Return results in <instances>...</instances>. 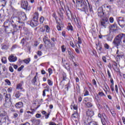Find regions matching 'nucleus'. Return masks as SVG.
I'll return each mask as SVG.
<instances>
[{"label":"nucleus","mask_w":125,"mask_h":125,"mask_svg":"<svg viewBox=\"0 0 125 125\" xmlns=\"http://www.w3.org/2000/svg\"><path fill=\"white\" fill-rule=\"evenodd\" d=\"M116 54L117 59H121V58H123L124 57V53L123 52H120L119 50H117Z\"/></svg>","instance_id":"14"},{"label":"nucleus","mask_w":125,"mask_h":125,"mask_svg":"<svg viewBox=\"0 0 125 125\" xmlns=\"http://www.w3.org/2000/svg\"><path fill=\"white\" fill-rule=\"evenodd\" d=\"M102 60L104 61V62L105 63H106V62H107V61L106 60V57L103 56Z\"/></svg>","instance_id":"62"},{"label":"nucleus","mask_w":125,"mask_h":125,"mask_svg":"<svg viewBox=\"0 0 125 125\" xmlns=\"http://www.w3.org/2000/svg\"><path fill=\"white\" fill-rule=\"evenodd\" d=\"M30 61L31 59H30V58L26 59L23 60V62L25 63V64H29Z\"/></svg>","instance_id":"32"},{"label":"nucleus","mask_w":125,"mask_h":125,"mask_svg":"<svg viewBox=\"0 0 125 125\" xmlns=\"http://www.w3.org/2000/svg\"><path fill=\"white\" fill-rule=\"evenodd\" d=\"M48 73H49V76H50V75H51V74H52V69L50 68L48 69Z\"/></svg>","instance_id":"52"},{"label":"nucleus","mask_w":125,"mask_h":125,"mask_svg":"<svg viewBox=\"0 0 125 125\" xmlns=\"http://www.w3.org/2000/svg\"><path fill=\"white\" fill-rule=\"evenodd\" d=\"M4 27H5V32L9 33L11 30H9V29H13L14 30H16L17 29V25L15 24L12 23V22L9 20H7L4 22Z\"/></svg>","instance_id":"2"},{"label":"nucleus","mask_w":125,"mask_h":125,"mask_svg":"<svg viewBox=\"0 0 125 125\" xmlns=\"http://www.w3.org/2000/svg\"><path fill=\"white\" fill-rule=\"evenodd\" d=\"M99 95H100L101 97L104 96L105 97L106 95H105V94H104V93H103V92H100L98 93Z\"/></svg>","instance_id":"41"},{"label":"nucleus","mask_w":125,"mask_h":125,"mask_svg":"<svg viewBox=\"0 0 125 125\" xmlns=\"http://www.w3.org/2000/svg\"><path fill=\"white\" fill-rule=\"evenodd\" d=\"M2 63H3L4 64H6L7 63V61L6 60V58L3 57L1 59Z\"/></svg>","instance_id":"33"},{"label":"nucleus","mask_w":125,"mask_h":125,"mask_svg":"<svg viewBox=\"0 0 125 125\" xmlns=\"http://www.w3.org/2000/svg\"><path fill=\"white\" fill-rule=\"evenodd\" d=\"M21 125H31V124L28 122H26L24 124H21Z\"/></svg>","instance_id":"64"},{"label":"nucleus","mask_w":125,"mask_h":125,"mask_svg":"<svg viewBox=\"0 0 125 125\" xmlns=\"http://www.w3.org/2000/svg\"><path fill=\"white\" fill-rule=\"evenodd\" d=\"M88 95H89V92H88L87 90H86L84 94V96H88Z\"/></svg>","instance_id":"55"},{"label":"nucleus","mask_w":125,"mask_h":125,"mask_svg":"<svg viewBox=\"0 0 125 125\" xmlns=\"http://www.w3.org/2000/svg\"><path fill=\"white\" fill-rule=\"evenodd\" d=\"M8 120V116H6L5 117H2L0 119V125H2V124H5L6 123V121Z\"/></svg>","instance_id":"16"},{"label":"nucleus","mask_w":125,"mask_h":125,"mask_svg":"<svg viewBox=\"0 0 125 125\" xmlns=\"http://www.w3.org/2000/svg\"><path fill=\"white\" fill-rule=\"evenodd\" d=\"M37 54L38 55H39V56H42V51H38L37 52Z\"/></svg>","instance_id":"61"},{"label":"nucleus","mask_w":125,"mask_h":125,"mask_svg":"<svg viewBox=\"0 0 125 125\" xmlns=\"http://www.w3.org/2000/svg\"><path fill=\"white\" fill-rule=\"evenodd\" d=\"M20 96H21V94H20L19 92H17L15 94V97H16V98H19Z\"/></svg>","instance_id":"40"},{"label":"nucleus","mask_w":125,"mask_h":125,"mask_svg":"<svg viewBox=\"0 0 125 125\" xmlns=\"http://www.w3.org/2000/svg\"><path fill=\"white\" fill-rule=\"evenodd\" d=\"M43 42L44 43L45 47H47V48H48L49 47H50V45H51V42H50V40Z\"/></svg>","instance_id":"18"},{"label":"nucleus","mask_w":125,"mask_h":125,"mask_svg":"<svg viewBox=\"0 0 125 125\" xmlns=\"http://www.w3.org/2000/svg\"><path fill=\"white\" fill-rule=\"evenodd\" d=\"M108 25H109V21L108 19H103L101 21V27L102 28H107Z\"/></svg>","instance_id":"6"},{"label":"nucleus","mask_w":125,"mask_h":125,"mask_svg":"<svg viewBox=\"0 0 125 125\" xmlns=\"http://www.w3.org/2000/svg\"><path fill=\"white\" fill-rule=\"evenodd\" d=\"M8 60L10 62H16L17 61V57L13 55H11L8 57Z\"/></svg>","instance_id":"11"},{"label":"nucleus","mask_w":125,"mask_h":125,"mask_svg":"<svg viewBox=\"0 0 125 125\" xmlns=\"http://www.w3.org/2000/svg\"><path fill=\"white\" fill-rule=\"evenodd\" d=\"M110 113L112 115V116L115 117H116V113H115V111H111L110 110Z\"/></svg>","instance_id":"53"},{"label":"nucleus","mask_w":125,"mask_h":125,"mask_svg":"<svg viewBox=\"0 0 125 125\" xmlns=\"http://www.w3.org/2000/svg\"><path fill=\"white\" fill-rule=\"evenodd\" d=\"M67 54L69 59L73 60L75 58L74 56V52L71 50V49H68L67 50Z\"/></svg>","instance_id":"9"},{"label":"nucleus","mask_w":125,"mask_h":125,"mask_svg":"<svg viewBox=\"0 0 125 125\" xmlns=\"http://www.w3.org/2000/svg\"><path fill=\"white\" fill-rule=\"evenodd\" d=\"M44 21V18L42 16H41L40 19V24H42Z\"/></svg>","instance_id":"35"},{"label":"nucleus","mask_w":125,"mask_h":125,"mask_svg":"<svg viewBox=\"0 0 125 125\" xmlns=\"http://www.w3.org/2000/svg\"><path fill=\"white\" fill-rule=\"evenodd\" d=\"M67 30L68 31H73V26L72 25H68L67 27Z\"/></svg>","instance_id":"43"},{"label":"nucleus","mask_w":125,"mask_h":125,"mask_svg":"<svg viewBox=\"0 0 125 125\" xmlns=\"http://www.w3.org/2000/svg\"><path fill=\"white\" fill-rule=\"evenodd\" d=\"M45 30L46 33H50V27L47 25H45Z\"/></svg>","instance_id":"28"},{"label":"nucleus","mask_w":125,"mask_h":125,"mask_svg":"<svg viewBox=\"0 0 125 125\" xmlns=\"http://www.w3.org/2000/svg\"><path fill=\"white\" fill-rule=\"evenodd\" d=\"M89 125H98L97 124V123L95 122H91L89 123Z\"/></svg>","instance_id":"47"},{"label":"nucleus","mask_w":125,"mask_h":125,"mask_svg":"<svg viewBox=\"0 0 125 125\" xmlns=\"http://www.w3.org/2000/svg\"><path fill=\"white\" fill-rule=\"evenodd\" d=\"M2 92H3V95H5V102L6 101H10V97L11 95L10 94H6V90L5 89H2L1 90Z\"/></svg>","instance_id":"7"},{"label":"nucleus","mask_w":125,"mask_h":125,"mask_svg":"<svg viewBox=\"0 0 125 125\" xmlns=\"http://www.w3.org/2000/svg\"><path fill=\"white\" fill-rule=\"evenodd\" d=\"M31 83L33 85H37V76H35L32 80Z\"/></svg>","instance_id":"24"},{"label":"nucleus","mask_w":125,"mask_h":125,"mask_svg":"<svg viewBox=\"0 0 125 125\" xmlns=\"http://www.w3.org/2000/svg\"><path fill=\"white\" fill-rule=\"evenodd\" d=\"M31 122L33 125H40V120H37L36 119H32Z\"/></svg>","instance_id":"22"},{"label":"nucleus","mask_w":125,"mask_h":125,"mask_svg":"<svg viewBox=\"0 0 125 125\" xmlns=\"http://www.w3.org/2000/svg\"><path fill=\"white\" fill-rule=\"evenodd\" d=\"M5 83L8 84V85H10L11 84V83H10V81L8 79H6L5 80Z\"/></svg>","instance_id":"45"},{"label":"nucleus","mask_w":125,"mask_h":125,"mask_svg":"<svg viewBox=\"0 0 125 125\" xmlns=\"http://www.w3.org/2000/svg\"><path fill=\"white\" fill-rule=\"evenodd\" d=\"M1 49L3 50H7L8 49V46L7 45H6L5 43H2L1 44Z\"/></svg>","instance_id":"23"},{"label":"nucleus","mask_w":125,"mask_h":125,"mask_svg":"<svg viewBox=\"0 0 125 125\" xmlns=\"http://www.w3.org/2000/svg\"><path fill=\"white\" fill-rule=\"evenodd\" d=\"M107 75L108 76L109 79H111L112 78V76H111V72H110V70L107 69Z\"/></svg>","instance_id":"48"},{"label":"nucleus","mask_w":125,"mask_h":125,"mask_svg":"<svg viewBox=\"0 0 125 125\" xmlns=\"http://www.w3.org/2000/svg\"><path fill=\"white\" fill-rule=\"evenodd\" d=\"M99 48H98V50L99 51H100V53H101V52H102V44H99V46L98 47Z\"/></svg>","instance_id":"36"},{"label":"nucleus","mask_w":125,"mask_h":125,"mask_svg":"<svg viewBox=\"0 0 125 125\" xmlns=\"http://www.w3.org/2000/svg\"><path fill=\"white\" fill-rule=\"evenodd\" d=\"M104 47L106 49H109V47H110V46H109V45L107 43H105L104 44Z\"/></svg>","instance_id":"42"},{"label":"nucleus","mask_w":125,"mask_h":125,"mask_svg":"<svg viewBox=\"0 0 125 125\" xmlns=\"http://www.w3.org/2000/svg\"><path fill=\"white\" fill-rule=\"evenodd\" d=\"M109 22L110 23H113L114 22V18L113 17H110L109 18Z\"/></svg>","instance_id":"57"},{"label":"nucleus","mask_w":125,"mask_h":125,"mask_svg":"<svg viewBox=\"0 0 125 125\" xmlns=\"http://www.w3.org/2000/svg\"><path fill=\"white\" fill-rule=\"evenodd\" d=\"M46 41H50L48 40V37H47V36H45L43 38V42H45Z\"/></svg>","instance_id":"46"},{"label":"nucleus","mask_w":125,"mask_h":125,"mask_svg":"<svg viewBox=\"0 0 125 125\" xmlns=\"http://www.w3.org/2000/svg\"><path fill=\"white\" fill-rule=\"evenodd\" d=\"M118 30V26L116 23L110 25L109 26V33H112V32H116Z\"/></svg>","instance_id":"8"},{"label":"nucleus","mask_w":125,"mask_h":125,"mask_svg":"<svg viewBox=\"0 0 125 125\" xmlns=\"http://www.w3.org/2000/svg\"><path fill=\"white\" fill-rule=\"evenodd\" d=\"M49 116H50V112H49L47 114L45 115V119L47 120L49 118Z\"/></svg>","instance_id":"49"},{"label":"nucleus","mask_w":125,"mask_h":125,"mask_svg":"<svg viewBox=\"0 0 125 125\" xmlns=\"http://www.w3.org/2000/svg\"><path fill=\"white\" fill-rule=\"evenodd\" d=\"M16 20L20 24H23L24 21L27 20V16L24 12H19L16 14Z\"/></svg>","instance_id":"3"},{"label":"nucleus","mask_w":125,"mask_h":125,"mask_svg":"<svg viewBox=\"0 0 125 125\" xmlns=\"http://www.w3.org/2000/svg\"><path fill=\"white\" fill-rule=\"evenodd\" d=\"M85 104L86 105L87 107H88V108H91V107H92L93 106L92 104H91L90 102H88Z\"/></svg>","instance_id":"34"},{"label":"nucleus","mask_w":125,"mask_h":125,"mask_svg":"<svg viewBox=\"0 0 125 125\" xmlns=\"http://www.w3.org/2000/svg\"><path fill=\"white\" fill-rule=\"evenodd\" d=\"M30 24L31 27H37V26L39 25V21L36 20H32L30 21Z\"/></svg>","instance_id":"12"},{"label":"nucleus","mask_w":125,"mask_h":125,"mask_svg":"<svg viewBox=\"0 0 125 125\" xmlns=\"http://www.w3.org/2000/svg\"><path fill=\"white\" fill-rule=\"evenodd\" d=\"M7 116V113L2 109H0V117H5Z\"/></svg>","instance_id":"21"},{"label":"nucleus","mask_w":125,"mask_h":125,"mask_svg":"<svg viewBox=\"0 0 125 125\" xmlns=\"http://www.w3.org/2000/svg\"><path fill=\"white\" fill-rule=\"evenodd\" d=\"M82 39H81V37H78V44H82Z\"/></svg>","instance_id":"51"},{"label":"nucleus","mask_w":125,"mask_h":125,"mask_svg":"<svg viewBox=\"0 0 125 125\" xmlns=\"http://www.w3.org/2000/svg\"><path fill=\"white\" fill-rule=\"evenodd\" d=\"M71 107H73L74 110H78V106H77V105L74 104L73 105V104H72Z\"/></svg>","instance_id":"50"},{"label":"nucleus","mask_w":125,"mask_h":125,"mask_svg":"<svg viewBox=\"0 0 125 125\" xmlns=\"http://www.w3.org/2000/svg\"><path fill=\"white\" fill-rule=\"evenodd\" d=\"M102 10V8H99L98 9V15L99 17H102L103 15H104V13L103 12V11Z\"/></svg>","instance_id":"20"},{"label":"nucleus","mask_w":125,"mask_h":125,"mask_svg":"<svg viewBox=\"0 0 125 125\" xmlns=\"http://www.w3.org/2000/svg\"><path fill=\"white\" fill-rule=\"evenodd\" d=\"M60 9V12H59V15H60V17L62 19H63V12H64V8L62 6H61V8L59 9Z\"/></svg>","instance_id":"17"},{"label":"nucleus","mask_w":125,"mask_h":125,"mask_svg":"<svg viewBox=\"0 0 125 125\" xmlns=\"http://www.w3.org/2000/svg\"><path fill=\"white\" fill-rule=\"evenodd\" d=\"M122 119L123 124L124 125H125V117H122Z\"/></svg>","instance_id":"63"},{"label":"nucleus","mask_w":125,"mask_h":125,"mask_svg":"<svg viewBox=\"0 0 125 125\" xmlns=\"http://www.w3.org/2000/svg\"><path fill=\"white\" fill-rule=\"evenodd\" d=\"M17 89H20L21 90L23 89V87H22V83H20L17 85Z\"/></svg>","instance_id":"29"},{"label":"nucleus","mask_w":125,"mask_h":125,"mask_svg":"<svg viewBox=\"0 0 125 125\" xmlns=\"http://www.w3.org/2000/svg\"><path fill=\"white\" fill-rule=\"evenodd\" d=\"M66 15L69 19V18H70V17L71 15V11L70 10V9H69V8H68V10L66 11Z\"/></svg>","instance_id":"30"},{"label":"nucleus","mask_w":125,"mask_h":125,"mask_svg":"<svg viewBox=\"0 0 125 125\" xmlns=\"http://www.w3.org/2000/svg\"><path fill=\"white\" fill-rule=\"evenodd\" d=\"M103 119H101V122L103 125H106V123H107V121L106 120V118L104 117H106V114L105 113H103L102 115Z\"/></svg>","instance_id":"15"},{"label":"nucleus","mask_w":125,"mask_h":125,"mask_svg":"<svg viewBox=\"0 0 125 125\" xmlns=\"http://www.w3.org/2000/svg\"><path fill=\"white\" fill-rule=\"evenodd\" d=\"M117 21L120 27L121 28H124V27H125V19L124 18L119 17L117 18Z\"/></svg>","instance_id":"5"},{"label":"nucleus","mask_w":125,"mask_h":125,"mask_svg":"<svg viewBox=\"0 0 125 125\" xmlns=\"http://www.w3.org/2000/svg\"><path fill=\"white\" fill-rule=\"evenodd\" d=\"M21 8L26 10V11H30L31 10V7L29 6V3L27 0H21Z\"/></svg>","instance_id":"4"},{"label":"nucleus","mask_w":125,"mask_h":125,"mask_svg":"<svg viewBox=\"0 0 125 125\" xmlns=\"http://www.w3.org/2000/svg\"><path fill=\"white\" fill-rule=\"evenodd\" d=\"M78 117H79V113H78V112H74L72 115V118H73V119H77V118H78Z\"/></svg>","instance_id":"26"},{"label":"nucleus","mask_w":125,"mask_h":125,"mask_svg":"<svg viewBox=\"0 0 125 125\" xmlns=\"http://www.w3.org/2000/svg\"><path fill=\"white\" fill-rule=\"evenodd\" d=\"M47 82H48V84H49V85H52V81L48 79L47 80Z\"/></svg>","instance_id":"56"},{"label":"nucleus","mask_w":125,"mask_h":125,"mask_svg":"<svg viewBox=\"0 0 125 125\" xmlns=\"http://www.w3.org/2000/svg\"><path fill=\"white\" fill-rule=\"evenodd\" d=\"M82 100H83V98L81 96H79V97H78V102H82Z\"/></svg>","instance_id":"60"},{"label":"nucleus","mask_w":125,"mask_h":125,"mask_svg":"<svg viewBox=\"0 0 125 125\" xmlns=\"http://www.w3.org/2000/svg\"><path fill=\"white\" fill-rule=\"evenodd\" d=\"M86 2H87V3L89 5L90 12L93 13V10H92V6H90V5L89 4V3L88 2V0H86Z\"/></svg>","instance_id":"31"},{"label":"nucleus","mask_w":125,"mask_h":125,"mask_svg":"<svg viewBox=\"0 0 125 125\" xmlns=\"http://www.w3.org/2000/svg\"><path fill=\"white\" fill-rule=\"evenodd\" d=\"M15 106L16 109H20L22 108V107H24V104L22 102H19L15 104Z\"/></svg>","instance_id":"10"},{"label":"nucleus","mask_w":125,"mask_h":125,"mask_svg":"<svg viewBox=\"0 0 125 125\" xmlns=\"http://www.w3.org/2000/svg\"><path fill=\"white\" fill-rule=\"evenodd\" d=\"M24 68V65H21V67H20L18 69V72H21V71H22V70H23V68Z\"/></svg>","instance_id":"44"},{"label":"nucleus","mask_w":125,"mask_h":125,"mask_svg":"<svg viewBox=\"0 0 125 125\" xmlns=\"http://www.w3.org/2000/svg\"><path fill=\"white\" fill-rule=\"evenodd\" d=\"M89 101V98L88 97L85 98L83 101V102L84 104H86V102Z\"/></svg>","instance_id":"37"},{"label":"nucleus","mask_w":125,"mask_h":125,"mask_svg":"<svg viewBox=\"0 0 125 125\" xmlns=\"http://www.w3.org/2000/svg\"><path fill=\"white\" fill-rule=\"evenodd\" d=\"M86 115L88 117H93V116H94V111L91 109H88L86 111Z\"/></svg>","instance_id":"13"},{"label":"nucleus","mask_w":125,"mask_h":125,"mask_svg":"<svg viewBox=\"0 0 125 125\" xmlns=\"http://www.w3.org/2000/svg\"><path fill=\"white\" fill-rule=\"evenodd\" d=\"M39 19V13H35L34 14V17H33V20H36L38 21V19Z\"/></svg>","instance_id":"27"},{"label":"nucleus","mask_w":125,"mask_h":125,"mask_svg":"<svg viewBox=\"0 0 125 125\" xmlns=\"http://www.w3.org/2000/svg\"><path fill=\"white\" fill-rule=\"evenodd\" d=\"M61 49L62 52H65L66 51V48L65 47V45H62Z\"/></svg>","instance_id":"38"},{"label":"nucleus","mask_w":125,"mask_h":125,"mask_svg":"<svg viewBox=\"0 0 125 125\" xmlns=\"http://www.w3.org/2000/svg\"><path fill=\"white\" fill-rule=\"evenodd\" d=\"M11 104H12V103H11V101H6L4 104V106L6 108H9V107L11 106Z\"/></svg>","instance_id":"19"},{"label":"nucleus","mask_w":125,"mask_h":125,"mask_svg":"<svg viewBox=\"0 0 125 125\" xmlns=\"http://www.w3.org/2000/svg\"><path fill=\"white\" fill-rule=\"evenodd\" d=\"M110 88L111 89V91H115V89H114V84H111L110 85Z\"/></svg>","instance_id":"54"},{"label":"nucleus","mask_w":125,"mask_h":125,"mask_svg":"<svg viewBox=\"0 0 125 125\" xmlns=\"http://www.w3.org/2000/svg\"><path fill=\"white\" fill-rule=\"evenodd\" d=\"M76 3L78 5L79 10L83 11V12H85V13H87V12H88V8H87L86 1L83 0H77Z\"/></svg>","instance_id":"1"},{"label":"nucleus","mask_w":125,"mask_h":125,"mask_svg":"<svg viewBox=\"0 0 125 125\" xmlns=\"http://www.w3.org/2000/svg\"><path fill=\"white\" fill-rule=\"evenodd\" d=\"M46 91H49V89H44L43 91V94H42V95L43 96H45V92Z\"/></svg>","instance_id":"58"},{"label":"nucleus","mask_w":125,"mask_h":125,"mask_svg":"<svg viewBox=\"0 0 125 125\" xmlns=\"http://www.w3.org/2000/svg\"><path fill=\"white\" fill-rule=\"evenodd\" d=\"M39 32L40 33H44L45 32V25L41 27L39 29Z\"/></svg>","instance_id":"25"},{"label":"nucleus","mask_w":125,"mask_h":125,"mask_svg":"<svg viewBox=\"0 0 125 125\" xmlns=\"http://www.w3.org/2000/svg\"><path fill=\"white\" fill-rule=\"evenodd\" d=\"M115 91L116 92V93H119V90H118V85H115Z\"/></svg>","instance_id":"59"},{"label":"nucleus","mask_w":125,"mask_h":125,"mask_svg":"<svg viewBox=\"0 0 125 125\" xmlns=\"http://www.w3.org/2000/svg\"><path fill=\"white\" fill-rule=\"evenodd\" d=\"M67 79V75L66 73H62V81H65Z\"/></svg>","instance_id":"39"}]
</instances>
